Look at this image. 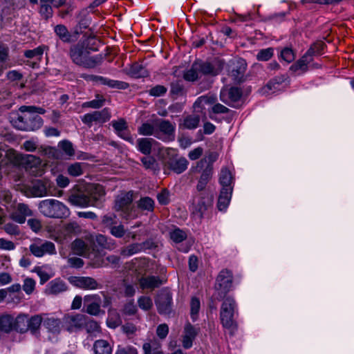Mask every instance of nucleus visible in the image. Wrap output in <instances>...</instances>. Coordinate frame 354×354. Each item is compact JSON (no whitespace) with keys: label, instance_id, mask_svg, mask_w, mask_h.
Returning <instances> with one entry per match:
<instances>
[{"label":"nucleus","instance_id":"20","mask_svg":"<svg viewBox=\"0 0 354 354\" xmlns=\"http://www.w3.org/2000/svg\"><path fill=\"white\" fill-rule=\"evenodd\" d=\"M88 80L93 81L97 84L106 85L112 88L126 89L129 87V84L125 82L111 80L102 76L98 75H87L84 77Z\"/></svg>","mask_w":354,"mask_h":354},{"label":"nucleus","instance_id":"45","mask_svg":"<svg viewBox=\"0 0 354 354\" xmlns=\"http://www.w3.org/2000/svg\"><path fill=\"white\" fill-rule=\"evenodd\" d=\"M187 165L188 162L185 158L174 160L169 162V167L177 174L183 172L187 168Z\"/></svg>","mask_w":354,"mask_h":354},{"label":"nucleus","instance_id":"11","mask_svg":"<svg viewBox=\"0 0 354 354\" xmlns=\"http://www.w3.org/2000/svg\"><path fill=\"white\" fill-rule=\"evenodd\" d=\"M66 0H39L38 12L41 17L47 21L53 16V8L65 5Z\"/></svg>","mask_w":354,"mask_h":354},{"label":"nucleus","instance_id":"17","mask_svg":"<svg viewBox=\"0 0 354 354\" xmlns=\"http://www.w3.org/2000/svg\"><path fill=\"white\" fill-rule=\"evenodd\" d=\"M155 125L160 138L163 140H171L174 138L175 124H172L168 120H156Z\"/></svg>","mask_w":354,"mask_h":354},{"label":"nucleus","instance_id":"41","mask_svg":"<svg viewBox=\"0 0 354 354\" xmlns=\"http://www.w3.org/2000/svg\"><path fill=\"white\" fill-rule=\"evenodd\" d=\"M143 249L140 243H131L120 250V254L124 257H128L141 252Z\"/></svg>","mask_w":354,"mask_h":354},{"label":"nucleus","instance_id":"22","mask_svg":"<svg viewBox=\"0 0 354 354\" xmlns=\"http://www.w3.org/2000/svg\"><path fill=\"white\" fill-rule=\"evenodd\" d=\"M241 97V91L236 87H224L220 93L221 100L230 106H234L233 103L239 100Z\"/></svg>","mask_w":354,"mask_h":354},{"label":"nucleus","instance_id":"10","mask_svg":"<svg viewBox=\"0 0 354 354\" xmlns=\"http://www.w3.org/2000/svg\"><path fill=\"white\" fill-rule=\"evenodd\" d=\"M70 57L77 65L91 68L95 64V60L88 57V51L80 44L71 47Z\"/></svg>","mask_w":354,"mask_h":354},{"label":"nucleus","instance_id":"37","mask_svg":"<svg viewBox=\"0 0 354 354\" xmlns=\"http://www.w3.org/2000/svg\"><path fill=\"white\" fill-rule=\"evenodd\" d=\"M198 67V64L196 62H194L192 66L184 72L183 78L189 82H194L200 79L201 75Z\"/></svg>","mask_w":354,"mask_h":354},{"label":"nucleus","instance_id":"44","mask_svg":"<svg viewBox=\"0 0 354 354\" xmlns=\"http://www.w3.org/2000/svg\"><path fill=\"white\" fill-rule=\"evenodd\" d=\"M129 75L134 78H141L149 75V72L142 65L135 63L129 70Z\"/></svg>","mask_w":354,"mask_h":354},{"label":"nucleus","instance_id":"57","mask_svg":"<svg viewBox=\"0 0 354 354\" xmlns=\"http://www.w3.org/2000/svg\"><path fill=\"white\" fill-rule=\"evenodd\" d=\"M170 239L175 243H181L187 238V234L179 228H175L169 232Z\"/></svg>","mask_w":354,"mask_h":354},{"label":"nucleus","instance_id":"1","mask_svg":"<svg viewBox=\"0 0 354 354\" xmlns=\"http://www.w3.org/2000/svg\"><path fill=\"white\" fill-rule=\"evenodd\" d=\"M104 195L103 187L100 185L88 184L73 190L68 197V202L75 206H94Z\"/></svg>","mask_w":354,"mask_h":354},{"label":"nucleus","instance_id":"25","mask_svg":"<svg viewBox=\"0 0 354 354\" xmlns=\"http://www.w3.org/2000/svg\"><path fill=\"white\" fill-rule=\"evenodd\" d=\"M44 326L48 332L59 334L64 326V324L59 319L53 315L44 314Z\"/></svg>","mask_w":354,"mask_h":354},{"label":"nucleus","instance_id":"60","mask_svg":"<svg viewBox=\"0 0 354 354\" xmlns=\"http://www.w3.org/2000/svg\"><path fill=\"white\" fill-rule=\"evenodd\" d=\"M8 59V47L0 45V62L1 69L7 68L10 66L7 64Z\"/></svg>","mask_w":354,"mask_h":354},{"label":"nucleus","instance_id":"49","mask_svg":"<svg viewBox=\"0 0 354 354\" xmlns=\"http://www.w3.org/2000/svg\"><path fill=\"white\" fill-rule=\"evenodd\" d=\"M84 328H86L88 333L95 336L101 331L100 326L98 323L93 319H88L87 316H86V323Z\"/></svg>","mask_w":354,"mask_h":354},{"label":"nucleus","instance_id":"5","mask_svg":"<svg viewBox=\"0 0 354 354\" xmlns=\"http://www.w3.org/2000/svg\"><path fill=\"white\" fill-rule=\"evenodd\" d=\"M133 194V192L122 193L115 199L114 208L117 212H120L121 216L125 220L138 216L137 209L132 205Z\"/></svg>","mask_w":354,"mask_h":354},{"label":"nucleus","instance_id":"27","mask_svg":"<svg viewBox=\"0 0 354 354\" xmlns=\"http://www.w3.org/2000/svg\"><path fill=\"white\" fill-rule=\"evenodd\" d=\"M50 183L48 180H39L32 183L30 188L32 195L35 197H42L48 194H52L48 191Z\"/></svg>","mask_w":354,"mask_h":354},{"label":"nucleus","instance_id":"15","mask_svg":"<svg viewBox=\"0 0 354 354\" xmlns=\"http://www.w3.org/2000/svg\"><path fill=\"white\" fill-rule=\"evenodd\" d=\"M199 66L201 75L215 76L220 73L224 66V62L220 59L214 60L212 63L196 61Z\"/></svg>","mask_w":354,"mask_h":354},{"label":"nucleus","instance_id":"9","mask_svg":"<svg viewBox=\"0 0 354 354\" xmlns=\"http://www.w3.org/2000/svg\"><path fill=\"white\" fill-rule=\"evenodd\" d=\"M17 160H21L25 165V169L30 174L39 176L44 173V164L42 163L41 160L33 155H21L17 154L15 156Z\"/></svg>","mask_w":354,"mask_h":354},{"label":"nucleus","instance_id":"35","mask_svg":"<svg viewBox=\"0 0 354 354\" xmlns=\"http://www.w3.org/2000/svg\"><path fill=\"white\" fill-rule=\"evenodd\" d=\"M32 272L37 274L40 279V283L44 284L54 276L51 269L47 266L35 267Z\"/></svg>","mask_w":354,"mask_h":354},{"label":"nucleus","instance_id":"62","mask_svg":"<svg viewBox=\"0 0 354 354\" xmlns=\"http://www.w3.org/2000/svg\"><path fill=\"white\" fill-rule=\"evenodd\" d=\"M44 53V47L38 46L32 50H28L25 51L24 55L28 58H37L40 59Z\"/></svg>","mask_w":354,"mask_h":354},{"label":"nucleus","instance_id":"52","mask_svg":"<svg viewBox=\"0 0 354 354\" xmlns=\"http://www.w3.org/2000/svg\"><path fill=\"white\" fill-rule=\"evenodd\" d=\"M310 61V52L308 50L297 63L291 66L295 71H304Z\"/></svg>","mask_w":354,"mask_h":354},{"label":"nucleus","instance_id":"61","mask_svg":"<svg viewBox=\"0 0 354 354\" xmlns=\"http://www.w3.org/2000/svg\"><path fill=\"white\" fill-rule=\"evenodd\" d=\"M274 50L272 48H268L260 50L257 54V59L259 61H268L273 56Z\"/></svg>","mask_w":354,"mask_h":354},{"label":"nucleus","instance_id":"39","mask_svg":"<svg viewBox=\"0 0 354 354\" xmlns=\"http://www.w3.org/2000/svg\"><path fill=\"white\" fill-rule=\"evenodd\" d=\"M122 324V319L116 310H110L108 312L106 325L110 328H116Z\"/></svg>","mask_w":354,"mask_h":354},{"label":"nucleus","instance_id":"47","mask_svg":"<svg viewBox=\"0 0 354 354\" xmlns=\"http://www.w3.org/2000/svg\"><path fill=\"white\" fill-rule=\"evenodd\" d=\"M44 314L36 315L28 319V329L35 333L37 331L41 323L44 324Z\"/></svg>","mask_w":354,"mask_h":354},{"label":"nucleus","instance_id":"48","mask_svg":"<svg viewBox=\"0 0 354 354\" xmlns=\"http://www.w3.org/2000/svg\"><path fill=\"white\" fill-rule=\"evenodd\" d=\"M280 87V82L277 81V79H274L262 88L261 93L264 95H269L279 91Z\"/></svg>","mask_w":354,"mask_h":354},{"label":"nucleus","instance_id":"54","mask_svg":"<svg viewBox=\"0 0 354 354\" xmlns=\"http://www.w3.org/2000/svg\"><path fill=\"white\" fill-rule=\"evenodd\" d=\"M200 308L201 302L199 299L193 297L190 302V315L192 321L195 322L197 319Z\"/></svg>","mask_w":354,"mask_h":354},{"label":"nucleus","instance_id":"56","mask_svg":"<svg viewBox=\"0 0 354 354\" xmlns=\"http://www.w3.org/2000/svg\"><path fill=\"white\" fill-rule=\"evenodd\" d=\"M105 102V99L103 96L97 95L96 98L83 103L82 107L84 108H92V109H99L103 106Z\"/></svg>","mask_w":354,"mask_h":354},{"label":"nucleus","instance_id":"53","mask_svg":"<svg viewBox=\"0 0 354 354\" xmlns=\"http://www.w3.org/2000/svg\"><path fill=\"white\" fill-rule=\"evenodd\" d=\"M199 122L200 117L198 115H187L183 120V126L187 129H194L197 128Z\"/></svg>","mask_w":354,"mask_h":354},{"label":"nucleus","instance_id":"40","mask_svg":"<svg viewBox=\"0 0 354 354\" xmlns=\"http://www.w3.org/2000/svg\"><path fill=\"white\" fill-rule=\"evenodd\" d=\"M14 317L10 315H3L0 317V330L9 333L14 329Z\"/></svg>","mask_w":354,"mask_h":354},{"label":"nucleus","instance_id":"6","mask_svg":"<svg viewBox=\"0 0 354 354\" xmlns=\"http://www.w3.org/2000/svg\"><path fill=\"white\" fill-rule=\"evenodd\" d=\"M213 200V196L209 193L201 194L194 197L192 206L194 216L201 219L208 209L212 206Z\"/></svg>","mask_w":354,"mask_h":354},{"label":"nucleus","instance_id":"3","mask_svg":"<svg viewBox=\"0 0 354 354\" xmlns=\"http://www.w3.org/2000/svg\"><path fill=\"white\" fill-rule=\"evenodd\" d=\"M38 208L44 216L53 218H66L70 215L68 207L56 199H45L39 202Z\"/></svg>","mask_w":354,"mask_h":354},{"label":"nucleus","instance_id":"43","mask_svg":"<svg viewBox=\"0 0 354 354\" xmlns=\"http://www.w3.org/2000/svg\"><path fill=\"white\" fill-rule=\"evenodd\" d=\"M215 101L214 97L208 96H201L198 97L194 104V110L197 112H202L203 109H205L206 105L212 104Z\"/></svg>","mask_w":354,"mask_h":354},{"label":"nucleus","instance_id":"32","mask_svg":"<svg viewBox=\"0 0 354 354\" xmlns=\"http://www.w3.org/2000/svg\"><path fill=\"white\" fill-rule=\"evenodd\" d=\"M138 150L145 155H149L156 141L153 138H142L136 141Z\"/></svg>","mask_w":354,"mask_h":354},{"label":"nucleus","instance_id":"14","mask_svg":"<svg viewBox=\"0 0 354 354\" xmlns=\"http://www.w3.org/2000/svg\"><path fill=\"white\" fill-rule=\"evenodd\" d=\"M68 281L73 286L83 290H93L101 287L94 278L90 277L72 276Z\"/></svg>","mask_w":354,"mask_h":354},{"label":"nucleus","instance_id":"51","mask_svg":"<svg viewBox=\"0 0 354 354\" xmlns=\"http://www.w3.org/2000/svg\"><path fill=\"white\" fill-rule=\"evenodd\" d=\"M212 176V168L207 167L203 172L197 185V189L198 191L203 190L208 181L211 178Z\"/></svg>","mask_w":354,"mask_h":354},{"label":"nucleus","instance_id":"18","mask_svg":"<svg viewBox=\"0 0 354 354\" xmlns=\"http://www.w3.org/2000/svg\"><path fill=\"white\" fill-rule=\"evenodd\" d=\"M246 66L245 61L243 59H238L230 62L229 73L234 82H240L243 81Z\"/></svg>","mask_w":354,"mask_h":354},{"label":"nucleus","instance_id":"59","mask_svg":"<svg viewBox=\"0 0 354 354\" xmlns=\"http://www.w3.org/2000/svg\"><path fill=\"white\" fill-rule=\"evenodd\" d=\"M138 304L140 309L147 311L153 306L152 299L147 296H141L138 299Z\"/></svg>","mask_w":354,"mask_h":354},{"label":"nucleus","instance_id":"13","mask_svg":"<svg viewBox=\"0 0 354 354\" xmlns=\"http://www.w3.org/2000/svg\"><path fill=\"white\" fill-rule=\"evenodd\" d=\"M29 249L31 253L37 257H41L45 254H56L55 244L48 241H36L30 245Z\"/></svg>","mask_w":354,"mask_h":354},{"label":"nucleus","instance_id":"2","mask_svg":"<svg viewBox=\"0 0 354 354\" xmlns=\"http://www.w3.org/2000/svg\"><path fill=\"white\" fill-rule=\"evenodd\" d=\"M19 111L24 113L13 121V125L19 130L32 131L40 129L43 125L42 118L36 113L44 114L45 110L35 106H21Z\"/></svg>","mask_w":354,"mask_h":354},{"label":"nucleus","instance_id":"4","mask_svg":"<svg viewBox=\"0 0 354 354\" xmlns=\"http://www.w3.org/2000/svg\"><path fill=\"white\" fill-rule=\"evenodd\" d=\"M236 313H237V306L234 299L230 297H226L221 305L220 317L223 326L231 335L234 334L237 328L234 321Z\"/></svg>","mask_w":354,"mask_h":354},{"label":"nucleus","instance_id":"64","mask_svg":"<svg viewBox=\"0 0 354 354\" xmlns=\"http://www.w3.org/2000/svg\"><path fill=\"white\" fill-rule=\"evenodd\" d=\"M281 59L287 63L292 62L295 58L293 50L290 48H286L282 50L281 53Z\"/></svg>","mask_w":354,"mask_h":354},{"label":"nucleus","instance_id":"7","mask_svg":"<svg viewBox=\"0 0 354 354\" xmlns=\"http://www.w3.org/2000/svg\"><path fill=\"white\" fill-rule=\"evenodd\" d=\"M232 273L227 270H222L216 280L215 291L216 298L221 299L231 290L232 286Z\"/></svg>","mask_w":354,"mask_h":354},{"label":"nucleus","instance_id":"19","mask_svg":"<svg viewBox=\"0 0 354 354\" xmlns=\"http://www.w3.org/2000/svg\"><path fill=\"white\" fill-rule=\"evenodd\" d=\"M113 128L116 134L123 140L129 142L131 145L134 144V139L131 136L127 121L124 118H120L111 122Z\"/></svg>","mask_w":354,"mask_h":354},{"label":"nucleus","instance_id":"31","mask_svg":"<svg viewBox=\"0 0 354 354\" xmlns=\"http://www.w3.org/2000/svg\"><path fill=\"white\" fill-rule=\"evenodd\" d=\"M232 194V191L229 188L221 189L217 203V207L220 211H225L227 209L231 200Z\"/></svg>","mask_w":354,"mask_h":354},{"label":"nucleus","instance_id":"50","mask_svg":"<svg viewBox=\"0 0 354 354\" xmlns=\"http://www.w3.org/2000/svg\"><path fill=\"white\" fill-rule=\"evenodd\" d=\"M145 354H163L160 350V344L156 341H152L143 344Z\"/></svg>","mask_w":354,"mask_h":354},{"label":"nucleus","instance_id":"58","mask_svg":"<svg viewBox=\"0 0 354 354\" xmlns=\"http://www.w3.org/2000/svg\"><path fill=\"white\" fill-rule=\"evenodd\" d=\"M35 286L36 281L35 279L30 277L24 279L22 288L26 295H31L34 292Z\"/></svg>","mask_w":354,"mask_h":354},{"label":"nucleus","instance_id":"8","mask_svg":"<svg viewBox=\"0 0 354 354\" xmlns=\"http://www.w3.org/2000/svg\"><path fill=\"white\" fill-rule=\"evenodd\" d=\"M102 224L115 238H122L126 234L124 225L114 213H108L102 217Z\"/></svg>","mask_w":354,"mask_h":354},{"label":"nucleus","instance_id":"55","mask_svg":"<svg viewBox=\"0 0 354 354\" xmlns=\"http://www.w3.org/2000/svg\"><path fill=\"white\" fill-rule=\"evenodd\" d=\"M84 163L75 162L68 165L67 168L68 174L73 177L81 176L84 171Z\"/></svg>","mask_w":354,"mask_h":354},{"label":"nucleus","instance_id":"33","mask_svg":"<svg viewBox=\"0 0 354 354\" xmlns=\"http://www.w3.org/2000/svg\"><path fill=\"white\" fill-rule=\"evenodd\" d=\"M93 348L95 354L112 353V346L105 339L96 340L93 344Z\"/></svg>","mask_w":354,"mask_h":354},{"label":"nucleus","instance_id":"34","mask_svg":"<svg viewBox=\"0 0 354 354\" xmlns=\"http://www.w3.org/2000/svg\"><path fill=\"white\" fill-rule=\"evenodd\" d=\"M232 181L233 177L231 171L226 167L222 168L219 175V183L222 185V189L229 188L232 191Z\"/></svg>","mask_w":354,"mask_h":354},{"label":"nucleus","instance_id":"23","mask_svg":"<svg viewBox=\"0 0 354 354\" xmlns=\"http://www.w3.org/2000/svg\"><path fill=\"white\" fill-rule=\"evenodd\" d=\"M171 295L169 292H161L156 301L158 311L160 314L167 315L171 311Z\"/></svg>","mask_w":354,"mask_h":354},{"label":"nucleus","instance_id":"16","mask_svg":"<svg viewBox=\"0 0 354 354\" xmlns=\"http://www.w3.org/2000/svg\"><path fill=\"white\" fill-rule=\"evenodd\" d=\"M111 117L109 109L104 108L101 111H95L84 115L82 117V121L88 126H91L93 122H106L110 120Z\"/></svg>","mask_w":354,"mask_h":354},{"label":"nucleus","instance_id":"36","mask_svg":"<svg viewBox=\"0 0 354 354\" xmlns=\"http://www.w3.org/2000/svg\"><path fill=\"white\" fill-rule=\"evenodd\" d=\"M138 132L142 136H154L157 138H162L156 130L155 122L153 124L149 122L143 123L138 129Z\"/></svg>","mask_w":354,"mask_h":354},{"label":"nucleus","instance_id":"63","mask_svg":"<svg viewBox=\"0 0 354 354\" xmlns=\"http://www.w3.org/2000/svg\"><path fill=\"white\" fill-rule=\"evenodd\" d=\"M58 146L66 155L71 156L74 154V149L71 142L68 140H63L59 142Z\"/></svg>","mask_w":354,"mask_h":354},{"label":"nucleus","instance_id":"24","mask_svg":"<svg viewBox=\"0 0 354 354\" xmlns=\"http://www.w3.org/2000/svg\"><path fill=\"white\" fill-rule=\"evenodd\" d=\"M199 328L194 327L190 323L187 322L183 330V334L182 335V344L183 346L188 349L193 345V341L196 338Z\"/></svg>","mask_w":354,"mask_h":354},{"label":"nucleus","instance_id":"42","mask_svg":"<svg viewBox=\"0 0 354 354\" xmlns=\"http://www.w3.org/2000/svg\"><path fill=\"white\" fill-rule=\"evenodd\" d=\"M14 329L20 333H24L28 330V318L26 315H19L14 318Z\"/></svg>","mask_w":354,"mask_h":354},{"label":"nucleus","instance_id":"29","mask_svg":"<svg viewBox=\"0 0 354 354\" xmlns=\"http://www.w3.org/2000/svg\"><path fill=\"white\" fill-rule=\"evenodd\" d=\"M138 282L140 287L142 290H153L163 283L162 281L156 276L142 277L139 279Z\"/></svg>","mask_w":354,"mask_h":354},{"label":"nucleus","instance_id":"28","mask_svg":"<svg viewBox=\"0 0 354 354\" xmlns=\"http://www.w3.org/2000/svg\"><path fill=\"white\" fill-rule=\"evenodd\" d=\"M71 248L75 254L84 257H90L91 254V247L81 239L75 240L72 243Z\"/></svg>","mask_w":354,"mask_h":354},{"label":"nucleus","instance_id":"38","mask_svg":"<svg viewBox=\"0 0 354 354\" xmlns=\"http://www.w3.org/2000/svg\"><path fill=\"white\" fill-rule=\"evenodd\" d=\"M95 241L100 246L104 249L112 250L117 247L116 242L114 239L103 234H97L95 237Z\"/></svg>","mask_w":354,"mask_h":354},{"label":"nucleus","instance_id":"46","mask_svg":"<svg viewBox=\"0 0 354 354\" xmlns=\"http://www.w3.org/2000/svg\"><path fill=\"white\" fill-rule=\"evenodd\" d=\"M137 207L142 211L153 212L154 201L148 196L142 197L137 202Z\"/></svg>","mask_w":354,"mask_h":354},{"label":"nucleus","instance_id":"12","mask_svg":"<svg viewBox=\"0 0 354 354\" xmlns=\"http://www.w3.org/2000/svg\"><path fill=\"white\" fill-rule=\"evenodd\" d=\"M86 315L83 314H67L63 318L64 326L70 332H75L84 328Z\"/></svg>","mask_w":354,"mask_h":354},{"label":"nucleus","instance_id":"21","mask_svg":"<svg viewBox=\"0 0 354 354\" xmlns=\"http://www.w3.org/2000/svg\"><path fill=\"white\" fill-rule=\"evenodd\" d=\"M84 301L86 304V312L93 316H98L101 313L102 300L97 294L87 295L84 297Z\"/></svg>","mask_w":354,"mask_h":354},{"label":"nucleus","instance_id":"30","mask_svg":"<svg viewBox=\"0 0 354 354\" xmlns=\"http://www.w3.org/2000/svg\"><path fill=\"white\" fill-rule=\"evenodd\" d=\"M54 32L64 43H72L76 40L71 34L66 26L57 24L54 26Z\"/></svg>","mask_w":354,"mask_h":354},{"label":"nucleus","instance_id":"26","mask_svg":"<svg viewBox=\"0 0 354 354\" xmlns=\"http://www.w3.org/2000/svg\"><path fill=\"white\" fill-rule=\"evenodd\" d=\"M68 286L66 283L59 278L55 279L50 281L45 290L47 295H58L66 291Z\"/></svg>","mask_w":354,"mask_h":354}]
</instances>
